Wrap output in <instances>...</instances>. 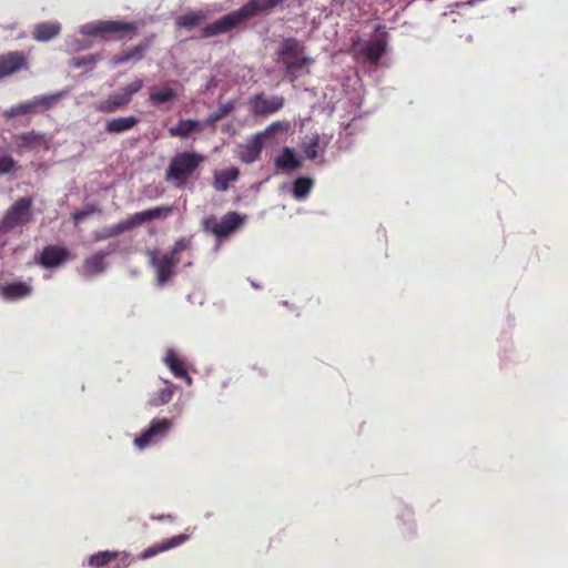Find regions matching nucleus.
I'll return each instance as SVG.
<instances>
[{
	"label": "nucleus",
	"instance_id": "obj_1",
	"mask_svg": "<svg viewBox=\"0 0 568 568\" xmlns=\"http://www.w3.org/2000/svg\"><path fill=\"white\" fill-rule=\"evenodd\" d=\"M205 163V156L195 151H181L172 155L165 170V181L176 189H183L194 182L199 170Z\"/></svg>",
	"mask_w": 568,
	"mask_h": 568
},
{
	"label": "nucleus",
	"instance_id": "obj_2",
	"mask_svg": "<svg viewBox=\"0 0 568 568\" xmlns=\"http://www.w3.org/2000/svg\"><path fill=\"white\" fill-rule=\"evenodd\" d=\"M278 59L283 62L284 75L294 83L296 78L310 74V67L314 59L305 53L304 43L295 38H284L277 52Z\"/></svg>",
	"mask_w": 568,
	"mask_h": 568
},
{
	"label": "nucleus",
	"instance_id": "obj_3",
	"mask_svg": "<svg viewBox=\"0 0 568 568\" xmlns=\"http://www.w3.org/2000/svg\"><path fill=\"white\" fill-rule=\"evenodd\" d=\"M173 207L170 205L154 206L145 211H140L132 214L128 220L122 221L112 226H106L95 233V240L106 241L114 236H120L125 232L133 230L134 227L141 226L153 220H165L171 216Z\"/></svg>",
	"mask_w": 568,
	"mask_h": 568
},
{
	"label": "nucleus",
	"instance_id": "obj_4",
	"mask_svg": "<svg viewBox=\"0 0 568 568\" xmlns=\"http://www.w3.org/2000/svg\"><path fill=\"white\" fill-rule=\"evenodd\" d=\"M139 27L135 22L122 21H98L82 26V34L89 37L102 36L108 39L120 40L128 36L130 38L136 34Z\"/></svg>",
	"mask_w": 568,
	"mask_h": 568
},
{
	"label": "nucleus",
	"instance_id": "obj_5",
	"mask_svg": "<svg viewBox=\"0 0 568 568\" xmlns=\"http://www.w3.org/2000/svg\"><path fill=\"white\" fill-rule=\"evenodd\" d=\"M32 199L24 196L17 199L7 210L0 222V232L7 233L17 227L23 226L31 221Z\"/></svg>",
	"mask_w": 568,
	"mask_h": 568
},
{
	"label": "nucleus",
	"instance_id": "obj_6",
	"mask_svg": "<svg viewBox=\"0 0 568 568\" xmlns=\"http://www.w3.org/2000/svg\"><path fill=\"white\" fill-rule=\"evenodd\" d=\"M245 220L244 215L235 211H229L225 213L221 221H217L213 215L202 220V230L204 232H211L216 239L229 237L235 230L243 225Z\"/></svg>",
	"mask_w": 568,
	"mask_h": 568
},
{
	"label": "nucleus",
	"instance_id": "obj_7",
	"mask_svg": "<svg viewBox=\"0 0 568 568\" xmlns=\"http://www.w3.org/2000/svg\"><path fill=\"white\" fill-rule=\"evenodd\" d=\"M172 428V419L154 418L151 420L149 428L144 429L140 436L135 437L134 446L138 449H144L150 445H155L163 439Z\"/></svg>",
	"mask_w": 568,
	"mask_h": 568
},
{
	"label": "nucleus",
	"instance_id": "obj_8",
	"mask_svg": "<svg viewBox=\"0 0 568 568\" xmlns=\"http://www.w3.org/2000/svg\"><path fill=\"white\" fill-rule=\"evenodd\" d=\"M146 256H149L150 265L155 267L156 283L164 285L173 275V270L179 264V257H172L171 255L160 256V251L158 250L146 251Z\"/></svg>",
	"mask_w": 568,
	"mask_h": 568
},
{
	"label": "nucleus",
	"instance_id": "obj_9",
	"mask_svg": "<svg viewBox=\"0 0 568 568\" xmlns=\"http://www.w3.org/2000/svg\"><path fill=\"white\" fill-rule=\"evenodd\" d=\"M244 16L240 14L237 10L224 14L211 24L202 28L201 36L204 39L215 37L217 34L226 33L243 22L247 21Z\"/></svg>",
	"mask_w": 568,
	"mask_h": 568
},
{
	"label": "nucleus",
	"instance_id": "obj_10",
	"mask_svg": "<svg viewBox=\"0 0 568 568\" xmlns=\"http://www.w3.org/2000/svg\"><path fill=\"white\" fill-rule=\"evenodd\" d=\"M28 69L29 62L24 52L12 50L0 54V80Z\"/></svg>",
	"mask_w": 568,
	"mask_h": 568
},
{
	"label": "nucleus",
	"instance_id": "obj_11",
	"mask_svg": "<svg viewBox=\"0 0 568 568\" xmlns=\"http://www.w3.org/2000/svg\"><path fill=\"white\" fill-rule=\"evenodd\" d=\"M248 105H251L253 115L266 116L284 108V98L280 95L267 98L263 93H258L248 99Z\"/></svg>",
	"mask_w": 568,
	"mask_h": 568
},
{
	"label": "nucleus",
	"instance_id": "obj_12",
	"mask_svg": "<svg viewBox=\"0 0 568 568\" xmlns=\"http://www.w3.org/2000/svg\"><path fill=\"white\" fill-rule=\"evenodd\" d=\"M68 257L69 251L67 247L48 245L43 247L40 255L36 256V262L45 268H52L60 266L62 263L68 261Z\"/></svg>",
	"mask_w": 568,
	"mask_h": 568
},
{
	"label": "nucleus",
	"instance_id": "obj_13",
	"mask_svg": "<svg viewBox=\"0 0 568 568\" xmlns=\"http://www.w3.org/2000/svg\"><path fill=\"white\" fill-rule=\"evenodd\" d=\"M115 562V568H128L130 566L129 555L118 551H100L89 557V566L92 568H103L109 564Z\"/></svg>",
	"mask_w": 568,
	"mask_h": 568
},
{
	"label": "nucleus",
	"instance_id": "obj_14",
	"mask_svg": "<svg viewBox=\"0 0 568 568\" xmlns=\"http://www.w3.org/2000/svg\"><path fill=\"white\" fill-rule=\"evenodd\" d=\"M131 100L132 98H129L121 92H115L109 94L108 98H104L100 102L94 103V110L100 113L112 114L128 108L131 103Z\"/></svg>",
	"mask_w": 568,
	"mask_h": 568
},
{
	"label": "nucleus",
	"instance_id": "obj_15",
	"mask_svg": "<svg viewBox=\"0 0 568 568\" xmlns=\"http://www.w3.org/2000/svg\"><path fill=\"white\" fill-rule=\"evenodd\" d=\"M190 537L186 534H181L170 539L161 540V542L151 545L143 552L139 554L140 560H146L149 558L155 557L166 550L174 549L185 542Z\"/></svg>",
	"mask_w": 568,
	"mask_h": 568
},
{
	"label": "nucleus",
	"instance_id": "obj_16",
	"mask_svg": "<svg viewBox=\"0 0 568 568\" xmlns=\"http://www.w3.org/2000/svg\"><path fill=\"white\" fill-rule=\"evenodd\" d=\"M150 39H144L136 45L114 54L112 58L113 65L124 64L130 61L138 62L143 60L145 52L150 49Z\"/></svg>",
	"mask_w": 568,
	"mask_h": 568
},
{
	"label": "nucleus",
	"instance_id": "obj_17",
	"mask_svg": "<svg viewBox=\"0 0 568 568\" xmlns=\"http://www.w3.org/2000/svg\"><path fill=\"white\" fill-rule=\"evenodd\" d=\"M17 150L20 152L31 151L40 146H47V139L43 133L28 131L13 136Z\"/></svg>",
	"mask_w": 568,
	"mask_h": 568
},
{
	"label": "nucleus",
	"instance_id": "obj_18",
	"mask_svg": "<svg viewBox=\"0 0 568 568\" xmlns=\"http://www.w3.org/2000/svg\"><path fill=\"white\" fill-rule=\"evenodd\" d=\"M284 1L285 0H250L236 10L240 11L242 16L246 17V19H250L262 12L273 10L276 6L284 3Z\"/></svg>",
	"mask_w": 568,
	"mask_h": 568
},
{
	"label": "nucleus",
	"instance_id": "obj_19",
	"mask_svg": "<svg viewBox=\"0 0 568 568\" xmlns=\"http://www.w3.org/2000/svg\"><path fill=\"white\" fill-rule=\"evenodd\" d=\"M240 171L236 166L223 169L221 171L213 172L212 187L216 192H225L229 190L231 183L239 180Z\"/></svg>",
	"mask_w": 568,
	"mask_h": 568
},
{
	"label": "nucleus",
	"instance_id": "obj_20",
	"mask_svg": "<svg viewBox=\"0 0 568 568\" xmlns=\"http://www.w3.org/2000/svg\"><path fill=\"white\" fill-rule=\"evenodd\" d=\"M164 364L166 367H169L172 375L178 378L185 379L186 384L189 385L192 384V378L186 372L185 363L181 359L174 349H169L165 352Z\"/></svg>",
	"mask_w": 568,
	"mask_h": 568
},
{
	"label": "nucleus",
	"instance_id": "obj_21",
	"mask_svg": "<svg viewBox=\"0 0 568 568\" xmlns=\"http://www.w3.org/2000/svg\"><path fill=\"white\" fill-rule=\"evenodd\" d=\"M139 122L140 120L135 115L112 118L108 120L106 125H104V131L109 134H120L134 129Z\"/></svg>",
	"mask_w": 568,
	"mask_h": 568
},
{
	"label": "nucleus",
	"instance_id": "obj_22",
	"mask_svg": "<svg viewBox=\"0 0 568 568\" xmlns=\"http://www.w3.org/2000/svg\"><path fill=\"white\" fill-rule=\"evenodd\" d=\"M263 150V138L256 134L253 139L248 140L246 145L243 146L239 159L244 163H253L258 160L260 153Z\"/></svg>",
	"mask_w": 568,
	"mask_h": 568
},
{
	"label": "nucleus",
	"instance_id": "obj_23",
	"mask_svg": "<svg viewBox=\"0 0 568 568\" xmlns=\"http://www.w3.org/2000/svg\"><path fill=\"white\" fill-rule=\"evenodd\" d=\"M60 33L59 22H42L33 27L32 38L38 42H47Z\"/></svg>",
	"mask_w": 568,
	"mask_h": 568
},
{
	"label": "nucleus",
	"instance_id": "obj_24",
	"mask_svg": "<svg viewBox=\"0 0 568 568\" xmlns=\"http://www.w3.org/2000/svg\"><path fill=\"white\" fill-rule=\"evenodd\" d=\"M105 256H108L106 252L99 251L94 255L85 258L82 265L84 276H94L103 273L105 268Z\"/></svg>",
	"mask_w": 568,
	"mask_h": 568
},
{
	"label": "nucleus",
	"instance_id": "obj_25",
	"mask_svg": "<svg viewBox=\"0 0 568 568\" xmlns=\"http://www.w3.org/2000/svg\"><path fill=\"white\" fill-rule=\"evenodd\" d=\"M274 165L280 170L293 171L300 169L303 162L295 156L292 149L284 146L282 153L274 160Z\"/></svg>",
	"mask_w": 568,
	"mask_h": 568
},
{
	"label": "nucleus",
	"instance_id": "obj_26",
	"mask_svg": "<svg viewBox=\"0 0 568 568\" xmlns=\"http://www.w3.org/2000/svg\"><path fill=\"white\" fill-rule=\"evenodd\" d=\"M201 131V124L194 119L178 121L175 126L169 129V134L174 138L185 139L194 132Z\"/></svg>",
	"mask_w": 568,
	"mask_h": 568
},
{
	"label": "nucleus",
	"instance_id": "obj_27",
	"mask_svg": "<svg viewBox=\"0 0 568 568\" xmlns=\"http://www.w3.org/2000/svg\"><path fill=\"white\" fill-rule=\"evenodd\" d=\"M1 294L8 301H16L31 294V287L22 282L10 283L1 287Z\"/></svg>",
	"mask_w": 568,
	"mask_h": 568
},
{
	"label": "nucleus",
	"instance_id": "obj_28",
	"mask_svg": "<svg viewBox=\"0 0 568 568\" xmlns=\"http://www.w3.org/2000/svg\"><path fill=\"white\" fill-rule=\"evenodd\" d=\"M207 19V14L203 10L192 11L190 13H184L176 18V27L184 29H193L200 26Z\"/></svg>",
	"mask_w": 568,
	"mask_h": 568
},
{
	"label": "nucleus",
	"instance_id": "obj_29",
	"mask_svg": "<svg viewBox=\"0 0 568 568\" xmlns=\"http://www.w3.org/2000/svg\"><path fill=\"white\" fill-rule=\"evenodd\" d=\"M386 51V42L385 40L377 39L375 41H371L366 43L364 48V57L369 63H377L382 55Z\"/></svg>",
	"mask_w": 568,
	"mask_h": 568
},
{
	"label": "nucleus",
	"instance_id": "obj_30",
	"mask_svg": "<svg viewBox=\"0 0 568 568\" xmlns=\"http://www.w3.org/2000/svg\"><path fill=\"white\" fill-rule=\"evenodd\" d=\"M314 182L308 178H298L293 182V197L294 200H305L308 197Z\"/></svg>",
	"mask_w": 568,
	"mask_h": 568
},
{
	"label": "nucleus",
	"instance_id": "obj_31",
	"mask_svg": "<svg viewBox=\"0 0 568 568\" xmlns=\"http://www.w3.org/2000/svg\"><path fill=\"white\" fill-rule=\"evenodd\" d=\"M176 98V92L171 87H162V89L150 94V102L154 105L168 103Z\"/></svg>",
	"mask_w": 568,
	"mask_h": 568
},
{
	"label": "nucleus",
	"instance_id": "obj_32",
	"mask_svg": "<svg viewBox=\"0 0 568 568\" xmlns=\"http://www.w3.org/2000/svg\"><path fill=\"white\" fill-rule=\"evenodd\" d=\"M62 98V94H42L33 98L31 102L36 105L37 109H41L42 111H48L55 105L59 100Z\"/></svg>",
	"mask_w": 568,
	"mask_h": 568
},
{
	"label": "nucleus",
	"instance_id": "obj_33",
	"mask_svg": "<svg viewBox=\"0 0 568 568\" xmlns=\"http://www.w3.org/2000/svg\"><path fill=\"white\" fill-rule=\"evenodd\" d=\"M38 111L37 106L33 105L31 101L21 102L17 105L10 108V110L6 111V118L12 119L17 115H30Z\"/></svg>",
	"mask_w": 568,
	"mask_h": 568
},
{
	"label": "nucleus",
	"instance_id": "obj_34",
	"mask_svg": "<svg viewBox=\"0 0 568 568\" xmlns=\"http://www.w3.org/2000/svg\"><path fill=\"white\" fill-rule=\"evenodd\" d=\"M18 169V162L12 158V155L0 150V176L14 173Z\"/></svg>",
	"mask_w": 568,
	"mask_h": 568
},
{
	"label": "nucleus",
	"instance_id": "obj_35",
	"mask_svg": "<svg viewBox=\"0 0 568 568\" xmlns=\"http://www.w3.org/2000/svg\"><path fill=\"white\" fill-rule=\"evenodd\" d=\"M173 392L170 387L162 388L154 393L153 396L149 399V404L153 407H159L161 405H166L172 399Z\"/></svg>",
	"mask_w": 568,
	"mask_h": 568
},
{
	"label": "nucleus",
	"instance_id": "obj_36",
	"mask_svg": "<svg viewBox=\"0 0 568 568\" xmlns=\"http://www.w3.org/2000/svg\"><path fill=\"white\" fill-rule=\"evenodd\" d=\"M233 109L234 103L232 101L221 104L220 109H217V112L210 114V116L206 118V124H215L216 122L225 118L227 114H230L233 111Z\"/></svg>",
	"mask_w": 568,
	"mask_h": 568
},
{
	"label": "nucleus",
	"instance_id": "obj_37",
	"mask_svg": "<svg viewBox=\"0 0 568 568\" xmlns=\"http://www.w3.org/2000/svg\"><path fill=\"white\" fill-rule=\"evenodd\" d=\"M320 135L315 134L310 138L308 142L303 145V152L307 160H315L318 156Z\"/></svg>",
	"mask_w": 568,
	"mask_h": 568
},
{
	"label": "nucleus",
	"instance_id": "obj_38",
	"mask_svg": "<svg viewBox=\"0 0 568 568\" xmlns=\"http://www.w3.org/2000/svg\"><path fill=\"white\" fill-rule=\"evenodd\" d=\"M144 88V81L141 78H135L134 81L119 90L120 93L132 99V95L139 93Z\"/></svg>",
	"mask_w": 568,
	"mask_h": 568
},
{
	"label": "nucleus",
	"instance_id": "obj_39",
	"mask_svg": "<svg viewBox=\"0 0 568 568\" xmlns=\"http://www.w3.org/2000/svg\"><path fill=\"white\" fill-rule=\"evenodd\" d=\"M191 241L185 237H181L175 241L174 246H172L171 252L165 253L164 256L178 257V255L186 250H190Z\"/></svg>",
	"mask_w": 568,
	"mask_h": 568
},
{
	"label": "nucleus",
	"instance_id": "obj_40",
	"mask_svg": "<svg viewBox=\"0 0 568 568\" xmlns=\"http://www.w3.org/2000/svg\"><path fill=\"white\" fill-rule=\"evenodd\" d=\"M287 129V124L284 122H272L271 125L264 130V132H260L257 135H262V139L267 138L276 132H282Z\"/></svg>",
	"mask_w": 568,
	"mask_h": 568
},
{
	"label": "nucleus",
	"instance_id": "obj_41",
	"mask_svg": "<svg viewBox=\"0 0 568 568\" xmlns=\"http://www.w3.org/2000/svg\"><path fill=\"white\" fill-rule=\"evenodd\" d=\"M85 216H88V213L84 212V211H78L77 213L73 214V220L74 222H79L81 221L82 219H84Z\"/></svg>",
	"mask_w": 568,
	"mask_h": 568
}]
</instances>
